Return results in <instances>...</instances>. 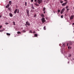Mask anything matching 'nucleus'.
Segmentation results:
<instances>
[{
  "instance_id": "nucleus-12",
  "label": "nucleus",
  "mask_w": 74,
  "mask_h": 74,
  "mask_svg": "<svg viewBox=\"0 0 74 74\" xmlns=\"http://www.w3.org/2000/svg\"><path fill=\"white\" fill-rule=\"evenodd\" d=\"M9 3L10 5H11V3H12V2L11 1H10L9 2Z\"/></svg>"
},
{
  "instance_id": "nucleus-31",
  "label": "nucleus",
  "mask_w": 74,
  "mask_h": 74,
  "mask_svg": "<svg viewBox=\"0 0 74 74\" xmlns=\"http://www.w3.org/2000/svg\"><path fill=\"white\" fill-rule=\"evenodd\" d=\"M2 27L3 26L2 25L0 26V29H1Z\"/></svg>"
},
{
  "instance_id": "nucleus-26",
  "label": "nucleus",
  "mask_w": 74,
  "mask_h": 74,
  "mask_svg": "<svg viewBox=\"0 0 74 74\" xmlns=\"http://www.w3.org/2000/svg\"><path fill=\"white\" fill-rule=\"evenodd\" d=\"M44 30H46V28L45 27V26L44 27Z\"/></svg>"
},
{
  "instance_id": "nucleus-13",
  "label": "nucleus",
  "mask_w": 74,
  "mask_h": 74,
  "mask_svg": "<svg viewBox=\"0 0 74 74\" xmlns=\"http://www.w3.org/2000/svg\"><path fill=\"white\" fill-rule=\"evenodd\" d=\"M41 16H42V17H43H43H44V15L43 14H42L41 15Z\"/></svg>"
},
{
  "instance_id": "nucleus-34",
  "label": "nucleus",
  "mask_w": 74,
  "mask_h": 74,
  "mask_svg": "<svg viewBox=\"0 0 74 74\" xmlns=\"http://www.w3.org/2000/svg\"><path fill=\"white\" fill-rule=\"evenodd\" d=\"M5 25H8V23H5Z\"/></svg>"
},
{
  "instance_id": "nucleus-22",
  "label": "nucleus",
  "mask_w": 74,
  "mask_h": 74,
  "mask_svg": "<svg viewBox=\"0 0 74 74\" xmlns=\"http://www.w3.org/2000/svg\"><path fill=\"white\" fill-rule=\"evenodd\" d=\"M8 10H9V11H11V8H8Z\"/></svg>"
},
{
  "instance_id": "nucleus-25",
  "label": "nucleus",
  "mask_w": 74,
  "mask_h": 74,
  "mask_svg": "<svg viewBox=\"0 0 74 74\" xmlns=\"http://www.w3.org/2000/svg\"><path fill=\"white\" fill-rule=\"evenodd\" d=\"M32 8V9H34V7L33 6H32L31 7Z\"/></svg>"
},
{
  "instance_id": "nucleus-15",
  "label": "nucleus",
  "mask_w": 74,
  "mask_h": 74,
  "mask_svg": "<svg viewBox=\"0 0 74 74\" xmlns=\"http://www.w3.org/2000/svg\"><path fill=\"white\" fill-rule=\"evenodd\" d=\"M6 34L7 36H10V35H11L10 34H9L8 33H6Z\"/></svg>"
},
{
  "instance_id": "nucleus-44",
  "label": "nucleus",
  "mask_w": 74,
  "mask_h": 74,
  "mask_svg": "<svg viewBox=\"0 0 74 74\" xmlns=\"http://www.w3.org/2000/svg\"><path fill=\"white\" fill-rule=\"evenodd\" d=\"M72 25H74V23H73L72 24Z\"/></svg>"
},
{
  "instance_id": "nucleus-45",
  "label": "nucleus",
  "mask_w": 74,
  "mask_h": 74,
  "mask_svg": "<svg viewBox=\"0 0 74 74\" xmlns=\"http://www.w3.org/2000/svg\"><path fill=\"white\" fill-rule=\"evenodd\" d=\"M70 63V62L69 61L68 62V63Z\"/></svg>"
},
{
  "instance_id": "nucleus-30",
  "label": "nucleus",
  "mask_w": 74,
  "mask_h": 74,
  "mask_svg": "<svg viewBox=\"0 0 74 74\" xmlns=\"http://www.w3.org/2000/svg\"><path fill=\"white\" fill-rule=\"evenodd\" d=\"M19 11V9H18V11L17 12V13H18V14Z\"/></svg>"
},
{
  "instance_id": "nucleus-38",
  "label": "nucleus",
  "mask_w": 74,
  "mask_h": 74,
  "mask_svg": "<svg viewBox=\"0 0 74 74\" xmlns=\"http://www.w3.org/2000/svg\"><path fill=\"white\" fill-rule=\"evenodd\" d=\"M69 9H67V11H69Z\"/></svg>"
},
{
  "instance_id": "nucleus-42",
  "label": "nucleus",
  "mask_w": 74,
  "mask_h": 74,
  "mask_svg": "<svg viewBox=\"0 0 74 74\" xmlns=\"http://www.w3.org/2000/svg\"><path fill=\"white\" fill-rule=\"evenodd\" d=\"M36 33V32H33V33Z\"/></svg>"
},
{
  "instance_id": "nucleus-40",
  "label": "nucleus",
  "mask_w": 74,
  "mask_h": 74,
  "mask_svg": "<svg viewBox=\"0 0 74 74\" xmlns=\"http://www.w3.org/2000/svg\"><path fill=\"white\" fill-rule=\"evenodd\" d=\"M1 17V15H0V18Z\"/></svg>"
},
{
  "instance_id": "nucleus-7",
  "label": "nucleus",
  "mask_w": 74,
  "mask_h": 74,
  "mask_svg": "<svg viewBox=\"0 0 74 74\" xmlns=\"http://www.w3.org/2000/svg\"><path fill=\"white\" fill-rule=\"evenodd\" d=\"M9 15L10 16V17H12V16H13L12 14L11 13L9 14Z\"/></svg>"
},
{
  "instance_id": "nucleus-4",
  "label": "nucleus",
  "mask_w": 74,
  "mask_h": 74,
  "mask_svg": "<svg viewBox=\"0 0 74 74\" xmlns=\"http://www.w3.org/2000/svg\"><path fill=\"white\" fill-rule=\"evenodd\" d=\"M27 11V15L28 16H29V10H26Z\"/></svg>"
},
{
  "instance_id": "nucleus-28",
  "label": "nucleus",
  "mask_w": 74,
  "mask_h": 74,
  "mask_svg": "<svg viewBox=\"0 0 74 74\" xmlns=\"http://www.w3.org/2000/svg\"><path fill=\"white\" fill-rule=\"evenodd\" d=\"M62 47H64V43H63L62 44Z\"/></svg>"
},
{
  "instance_id": "nucleus-10",
  "label": "nucleus",
  "mask_w": 74,
  "mask_h": 74,
  "mask_svg": "<svg viewBox=\"0 0 74 74\" xmlns=\"http://www.w3.org/2000/svg\"><path fill=\"white\" fill-rule=\"evenodd\" d=\"M74 16V15L72 16L71 17V19H73V18Z\"/></svg>"
},
{
  "instance_id": "nucleus-3",
  "label": "nucleus",
  "mask_w": 74,
  "mask_h": 74,
  "mask_svg": "<svg viewBox=\"0 0 74 74\" xmlns=\"http://www.w3.org/2000/svg\"><path fill=\"white\" fill-rule=\"evenodd\" d=\"M65 10V8H63L62 9L61 11L60 12L61 14H63V12H64V10Z\"/></svg>"
},
{
  "instance_id": "nucleus-46",
  "label": "nucleus",
  "mask_w": 74,
  "mask_h": 74,
  "mask_svg": "<svg viewBox=\"0 0 74 74\" xmlns=\"http://www.w3.org/2000/svg\"><path fill=\"white\" fill-rule=\"evenodd\" d=\"M69 44H67V46H68V45Z\"/></svg>"
},
{
  "instance_id": "nucleus-39",
  "label": "nucleus",
  "mask_w": 74,
  "mask_h": 74,
  "mask_svg": "<svg viewBox=\"0 0 74 74\" xmlns=\"http://www.w3.org/2000/svg\"><path fill=\"white\" fill-rule=\"evenodd\" d=\"M47 0V2H49V0Z\"/></svg>"
},
{
  "instance_id": "nucleus-27",
  "label": "nucleus",
  "mask_w": 74,
  "mask_h": 74,
  "mask_svg": "<svg viewBox=\"0 0 74 74\" xmlns=\"http://www.w3.org/2000/svg\"><path fill=\"white\" fill-rule=\"evenodd\" d=\"M58 12H60V10H58Z\"/></svg>"
},
{
  "instance_id": "nucleus-1",
  "label": "nucleus",
  "mask_w": 74,
  "mask_h": 74,
  "mask_svg": "<svg viewBox=\"0 0 74 74\" xmlns=\"http://www.w3.org/2000/svg\"><path fill=\"white\" fill-rule=\"evenodd\" d=\"M35 2H36V3H38V4H40V3H41L42 2V0H34Z\"/></svg>"
},
{
  "instance_id": "nucleus-29",
  "label": "nucleus",
  "mask_w": 74,
  "mask_h": 74,
  "mask_svg": "<svg viewBox=\"0 0 74 74\" xmlns=\"http://www.w3.org/2000/svg\"><path fill=\"white\" fill-rule=\"evenodd\" d=\"M63 15L61 16V18H63Z\"/></svg>"
},
{
  "instance_id": "nucleus-2",
  "label": "nucleus",
  "mask_w": 74,
  "mask_h": 74,
  "mask_svg": "<svg viewBox=\"0 0 74 74\" xmlns=\"http://www.w3.org/2000/svg\"><path fill=\"white\" fill-rule=\"evenodd\" d=\"M41 21H42V22L44 23L45 22V18H44V17H42V18L41 19Z\"/></svg>"
},
{
  "instance_id": "nucleus-6",
  "label": "nucleus",
  "mask_w": 74,
  "mask_h": 74,
  "mask_svg": "<svg viewBox=\"0 0 74 74\" xmlns=\"http://www.w3.org/2000/svg\"><path fill=\"white\" fill-rule=\"evenodd\" d=\"M67 2H66L65 3H63L62 4V6H64L65 5H66L67 4Z\"/></svg>"
},
{
  "instance_id": "nucleus-35",
  "label": "nucleus",
  "mask_w": 74,
  "mask_h": 74,
  "mask_svg": "<svg viewBox=\"0 0 74 74\" xmlns=\"http://www.w3.org/2000/svg\"><path fill=\"white\" fill-rule=\"evenodd\" d=\"M3 30H0V32H3Z\"/></svg>"
},
{
  "instance_id": "nucleus-37",
  "label": "nucleus",
  "mask_w": 74,
  "mask_h": 74,
  "mask_svg": "<svg viewBox=\"0 0 74 74\" xmlns=\"http://www.w3.org/2000/svg\"><path fill=\"white\" fill-rule=\"evenodd\" d=\"M31 2H33V0H31Z\"/></svg>"
},
{
  "instance_id": "nucleus-18",
  "label": "nucleus",
  "mask_w": 74,
  "mask_h": 74,
  "mask_svg": "<svg viewBox=\"0 0 74 74\" xmlns=\"http://www.w3.org/2000/svg\"><path fill=\"white\" fill-rule=\"evenodd\" d=\"M35 37H37V36H38V35H37V34H34Z\"/></svg>"
},
{
  "instance_id": "nucleus-9",
  "label": "nucleus",
  "mask_w": 74,
  "mask_h": 74,
  "mask_svg": "<svg viewBox=\"0 0 74 74\" xmlns=\"http://www.w3.org/2000/svg\"><path fill=\"white\" fill-rule=\"evenodd\" d=\"M17 11H18V9H16L14 10V14H16V12H17Z\"/></svg>"
},
{
  "instance_id": "nucleus-48",
  "label": "nucleus",
  "mask_w": 74,
  "mask_h": 74,
  "mask_svg": "<svg viewBox=\"0 0 74 74\" xmlns=\"http://www.w3.org/2000/svg\"><path fill=\"white\" fill-rule=\"evenodd\" d=\"M73 9H74V7H73Z\"/></svg>"
},
{
  "instance_id": "nucleus-41",
  "label": "nucleus",
  "mask_w": 74,
  "mask_h": 74,
  "mask_svg": "<svg viewBox=\"0 0 74 74\" xmlns=\"http://www.w3.org/2000/svg\"><path fill=\"white\" fill-rule=\"evenodd\" d=\"M44 14H45V12H44Z\"/></svg>"
},
{
  "instance_id": "nucleus-11",
  "label": "nucleus",
  "mask_w": 74,
  "mask_h": 74,
  "mask_svg": "<svg viewBox=\"0 0 74 74\" xmlns=\"http://www.w3.org/2000/svg\"><path fill=\"white\" fill-rule=\"evenodd\" d=\"M34 4L35 5H36V6H38V5H39L37 3H36Z\"/></svg>"
},
{
  "instance_id": "nucleus-20",
  "label": "nucleus",
  "mask_w": 74,
  "mask_h": 74,
  "mask_svg": "<svg viewBox=\"0 0 74 74\" xmlns=\"http://www.w3.org/2000/svg\"><path fill=\"white\" fill-rule=\"evenodd\" d=\"M21 33L20 32H17V34H21Z\"/></svg>"
},
{
  "instance_id": "nucleus-8",
  "label": "nucleus",
  "mask_w": 74,
  "mask_h": 74,
  "mask_svg": "<svg viewBox=\"0 0 74 74\" xmlns=\"http://www.w3.org/2000/svg\"><path fill=\"white\" fill-rule=\"evenodd\" d=\"M10 6V5L9 4H8L7 5L5 6V8H8Z\"/></svg>"
},
{
  "instance_id": "nucleus-16",
  "label": "nucleus",
  "mask_w": 74,
  "mask_h": 74,
  "mask_svg": "<svg viewBox=\"0 0 74 74\" xmlns=\"http://www.w3.org/2000/svg\"><path fill=\"white\" fill-rule=\"evenodd\" d=\"M46 9L45 8H43V11H45V10Z\"/></svg>"
},
{
  "instance_id": "nucleus-47",
  "label": "nucleus",
  "mask_w": 74,
  "mask_h": 74,
  "mask_svg": "<svg viewBox=\"0 0 74 74\" xmlns=\"http://www.w3.org/2000/svg\"><path fill=\"white\" fill-rule=\"evenodd\" d=\"M67 0H64V1H67Z\"/></svg>"
},
{
  "instance_id": "nucleus-21",
  "label": "nucleus",
  "mask_w": 74,
  "mask_h": 74,
  "mask_svg": "<svg viewBox=\"0 0 74 74\" xmlns=\"http://www.w3.org/2000/svg\"><path fill=\"white\" fill-rule=\"evenodd\" d=\"M60 3H63V1L60 0Z\"/></svg>"
},
{
  "instance_id": "nucleus-36",
  "label": "nucleus",
  "mask_w": 74,
  "mask_h": 74,
  "mask_svg": "<svg viewBox=\"0 0 74 74\" xmlns=\"http://www.w3.org/2000/svg\"><path fill=\"white\" fill-rule=\"evenodd\" d=\"M30 33H32V31H30Z\"/></svg>"
},
{
  "instance_id": "nucleus-19",
  "label": "nucleus",
  "mask_w": 74,
  "mask_h": 74,
  "mask_svg": "<svg viewBox=\"0 0 74 74\" xmlns=\"http://www.w3.org/2000/svg\"><path fill=\"white\" fill-rule=\"evenodd\" d=\"M13 24L14 25H15V23L14 22H13Z\"/></svg>"
},
{
  "instance_id": "nucleus-32",
  "label": "nucleus",
  "mask_w": 74,
  "mask_h": 74,
  "mask_svg": "<svg viewBox=\"0 0 74 74\" xmlns=\"http://www.w3.org/2000/svg\"><path fill=\"white\" fill-rule=\"evenodd\" d=\"M69 57H71V54H69Z\"/></svg>"
},
{
  "instance_id": "nucleus-14",
  "label": "nucleus",
  "mask_w": 74,
  "mask_h": 74,
  "mask_svg": "<svg viewBox=\"0 0 74 74\" xmlns=\"http://www.w3.org/2000/svg\"><path fill=\"white\" fill-rule=\"evenodd\" d=\"M26 32V30H24L22 31V32H23V33H25Z\"/></svg>"
},
{
  "instance_id": "nucleus-5",
  "label": "nucleus",
  "mask_w": 74,
  "mask_h": 74,
  "mask_svg": "<svg viewBox=\"0 0 74 74\" xmlns=\"http://www.w3.org/2000/svg\"><path fill=\"white\" fill-rule=\"evenodd\" d=\"M26 24L25 25V26H26V25H27L28 26H30V23H29L28 21H27L26 22Z\"/></svg>"
},
{
  "instance_id": "nucleus-17",
  "label": "nucleus",
  "mask_w": 74,
  "mask_h": 74,
  "mask_svg": "<svg viewBox=\"0 0 74 74\" xmlns=\"http://www.w3.org/2000/svg\"><path fill=\"white\" fill-rule=\"evenodd\" d=\"M37 16V15L36 14H35L34 16V18H35V17H36Z\"/></svg>"
},
{
  "instance_id": "nucleus-33",
  "label": "nucleus",
  "mask_w": 74,
  "mask_h": 74,
  "mask_svg": "<svg viewBox=\"0 0 74 74\" xmlns=\"http://www.w3.org/2000/svg\"><path fill=\"white\" fill-rule=\"evenodd\" d=\"M68 8H69V6H67L66 7V8L67 9Z\"/></svg>"
},
{
  "instance_id": "nucleus-43",
  "label": "nucleus",
  "mask_w": 74,
  "mask_h": 74,
  "mask_svg": "<svg viewBox=\"0 0 74 74\" xmlns=\"http://www.w3.org/2000/svg\"><path fill=\"white\" fill-rule=\"evenodd\" d=\"M68 49H69V48H70V47H68Z\"/></svg>"
},
{
  "instance_id": "nucleus-24",
  "label": "nucleus",
  "mask_w": 74,
  "mask_h": 74,
  "mask_svg": "<svg viewBox=\"0 0 74 74\" xmlns=\"http://www.w3.org/2000/svg\"><path fill=\"white\" fill-rule=\"evenodd\" d=\"M70 45H72V44H73L72 43V42H70Z\"/></svg>"
},
{
  "instance_id": "nucleus-23",
  "label": "nucleus",
  "mask_w": 74,
  "mask_h": 74,
  "mask_svg": "<svg viewBox=\"0 0 74 74\" xmlns=\"http://www.w3.org/2000/svg\"><path fill=\"white\" fill-rule=\"evenodd\" d=\"M25 6H26L27 5V2H25Z\"/></svg>"
}]
</instances>
